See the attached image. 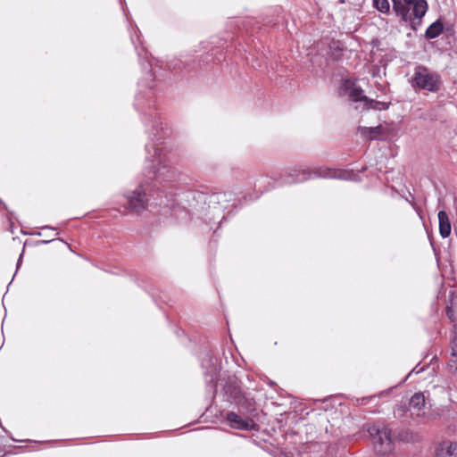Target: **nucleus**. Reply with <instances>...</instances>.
<instances>
[{"label":"nucleus","instance_id":"f257e3e1","mask_svg":"<svg viewBox=\"0 0 457 457\" xmlns=\"http://www.w3.org/2000/svg\"><path fill=\"white\" fill-rule=\"evenodd\" d=\"M147 93L139 92L136 96L135 107L142 113L143 121L147 128L151 142L145 145V161L151 164L147 167V179L132 191L123 195L125 200L124 207L132 212L141 213L148 206L152 198V192L157 187V183L163 187V183L176 182L179 178V172L173 167L172 162L160 145L162 144L164 128L159 114L155 112L154 101L153 100V86H145Z\"/></svg>","mask_w":457,"mask_h":457},{"label":"nucleus","instance_id":"f03ea898","mask_svg":"<svg viewBox=\"0 0 457 457\" xmlns=\"http://www.w3.org/2000/svg\"><path fill=\"white\" fill-rule=\"evenodd\" d=\"M220 395L223 402L245 412L253 413L256 411L254 397L243 387L242 382L236 376H228L222 381Z\"/></svg>","mask_w":457,"mask_h":457},{"label":"nucleus","instance_id":"7ed1b4c3","mask_svg":"<svg viewBox=\"0 0 457 457\" xmlns=\"http://www.w3.org/2000/svg\"><path fill=\"white\" fill-rule=\"evenodd\" d=\"M314 177L324 179H339L344 180H351L355 174L353 171L345 170H333L328 168H319L311 171L309 170H292L288 178L285 180L286 183H302L307 179Z\"/></svg>","mask_w":457,"mask_h":457},{"label":"nucleus","instance_id":"20e7f679","mask_svg":"<svg viewBox=\"0 0 457 457\" xmlns=\"http://www.w3.org/2000/svg\"><path fill=\"white\" fill-rule=\"evenodd\" d=\"M411 82L419 89L432 93L439 91L443 84L441 76L437 72L430 71L428 67L421 64L414 68Z\"/></svg>","mask_w":457,"mask_h":457},{"label":"nucleus","instance_id":"39448f33","mask_svg":"<svg viewBox=\"0 0 457 457\" xmlns=\"http://www.w3.org/2000/svg\"><path fill=\"white\" fill-rule=\"evenodd\" d=\"M372 438L374 450L379 454H387L392 452L394 443L391 437V429L387 426L374 424L368 428Z\"/></svg>","mask_w":457,"mask_h":457},{"label":"nucleus","instance_id":"423d86ee","mask_svg":"<svg viewBox=\"0 0 457 457\" xmlns=\"http://www.w3.org/2000/svg\"><path fill=\"white\" fill-rule=\"evenodd\" d=\"M200 361L206 383L213 384L220 370L218 356L212 350L204 349L200 353Z\"/></svg>","mask_w":457,"mask_h":457},{"label":"nucleus","instance_id":"0eeeda50","mask_svg":"<svg viewBox=\"0 0 457 457\" xmlns=\"http://www.w3.org/2000/svg\"><path fill=\"white\" fill-rule=\"evenodd\" d=\"M426 400L423 393H415L409 401V410L411 415L422 416L425 414Z\"/></svg>","mask_w":457,"mask_h":457},{"label":"nucleus","instance_id":"6e6552de","mask_svg":"<svg viewBox=\"0 0 457 457\" xmlns=\"http://www.w3.org/2000/svg\"><path fill=\"white\" fill-rule=\"evenodd\" d=\"M226 419L230 427L236 429L248 430L251 429L253 425L252 420H243L234 411H228Z\"/></svg>","mask_w":457,"mask_h":457},{"label":"nucleus","instance_id":"1a4fd4ad","mask_svg":"<svg viewBox=\"0 0 457 457\" xmlns=\"http://www.w3.org/2000/svg\"><path fill=\"white\" fill-rule=\"evenodd\" d=\"M408 6L411 7L414 18H422L428 9V4L427 0H403Z\"/></svg>","mask_w":457,"mask_h":457},{"label":"nucleus","instance_id":"9d476101","mask_svg":"<svg viewBox=\"0 0 457 457\" xmlns=\"http://www.w3.org/2000/svg\"><path fill=\"white\" fill-rule=\"evenodd\" d=\"M393 11L397 16L401 17L402 21L404 22L412 20V11L403 0H398L393 4Z\"/></svg>","mask_w":457,"mask_h":457},{"label":"nucleus","instance_id":"9b49d317","mask_svg":"<svg viewBox=\"0 0 457 457\" xmlns=\"http://www.w3.org/2000/svg\"><path fill=\"white\" fill-rule=\"evenodd\" d=\"M439 222V234L443 238H446L450 236L452 230V225L448 214L445 211L441 210L437 214Z\"/></svg>","mask_w":457,"mask_h":457},{"label":"nucleus","instance_id":"f8f14e48","mask_svg":"<svg viewBox=\"0 0 457 457\" xmlns=\"http://www.w3.org/2000/svg\"><path fill=\"white\" fill-rule=\"evenodd\" d=\"M345 49V46L342 41L333 39L328 45V58L334 62H338L341 60Z\"/></svg>","mask_w":457,"mask_h":457},{"label":"nucleus","instance_id":"ddd939ff","mask_svg":"<svg viewBox=\"0 0 457 457\" xmlns=\"http://www.w3.org/2000/svg\"><path fill=\"white\" fill-rule=\"evenodd\" d=\"M359 133L367 140H375L379 138L384 132V128L381 125L375 127H361L358 129Z\"/></svg>","mask_w":457,"mask_h":457},{"label":"nucleus","instance_id":"4468645a","mask_svg":"<svg viewBox=\"0 0 457 457\" xmlns=\"http://www.w3.org/2000/svg\"><path fill=\"white\" fill-rule=\"evenodd\" d=\"M436 455L438 457H451L453 455H457V443L448 441L442 442L436 449Z\"/></svg>","mask_w":457,"mask_h":457},{"label":"nucleus","instance_id":"2eb2a0df","mask_svg":"<svg viewBox=\"0 0 457 457\" xmlns=\"http://www.w3.org/2000/svg\"><path fill=\"white\" fill-rule=\"evenodd\" d=\"M444 30V24L440 20H436L431 23L425 32V37L427 39H434L439 37Z\"/></svg>","mask_w":457,"mask_h":457},{"label":"nucleus","instance_id":"dca6fc26","mask_svg":"<svg viewBox=\"0 0 457 457\" xmlns=\"http://www.w3.org/2000/svg\"><path fill=\"white\" fill-rule=\"evenodd\" d=\"M364 109L366 110H387L389 108L390 103L381 102V101H376L373 99H370L369 97H364Z\"/></svg>","mask_w":457,"mask_h":457},{"label":"nucleus","instance_id":"f3484780","mask_svg":"<svg viewBox=\"0 0 457 457\" xmlns=\"http://www.w3.org/2000/svg\"><path fill=\"white\" fill-rule=\"evenodd\" d=\"M233 197L232 192H219L215 193L211 196V202L218 204H223L226 202H229Z\"/></svg>","mask_w":457,"mask_h":457},{"label":"nucleus","instance_id":"a211bd4d","mask_svg":"<svg viewBox=\"0 0 457 457\" xmlns=\"http://www.w3.org/2000/svg\"><path fill=\"white\" fill-rule=\"evenodd\" d=\"M364 97H367L365 95H363V90L361 87L358 86H353L349 87V98L353 102H363L364 103Z\"/></svg>","mask_w":457,"mask_h":457},{"label":"nucleus","instance_id":"6ab92c4d","mask_svg":"<svg viewBox=\"0 0 457 457\" xmlns=\"http://www.w3.org/2000/svg\"><path fill=\"white\" fill-rule=\"evenodd\" d=\"M373 6L381 13L388 14L390 12V4L388 0H372Z\"/></svg>","mask_w":457,"mask_h":457},{"label":"nucleus","instance_id":"aec40b11","mask_svg":"<svg viewBox=\"0 0 457 457\" xmlns=\"http://www.w3.org/2000/svg\"><path fill=\"white\" fill-rule=\"evenodd\" d=\"M175 182L171 183H163L165 187H163L161 184L157 183V187L161 189V191H158L156 188L152 192V197H154V200H156L159 196L162 197V194H164L168 189H171L174 186Z\"/></svg>","mask_w":457,"mask_h":457},{"label":"nucleus","instance_id":"412c9836","mask_svg":"<svg viewBox=\"0 0 457 457\" xmlns=\"http://www.w3.org/2000/svg\"><path fill=\"white\" fill-rule=\"evenodd\" d=\"M452 356L457 358V325H454L451 341Z\"/></svg>","mask_w":457,"mask_h":457},{"label":"nucleus","instance_id":"4be33fe9","mask_svg":"<svg viewBox=\"0 0 457 457\" xmlns=\"http://www.w3.org/2000/svg\"><path fill=\"white\" fill-rule=\"evenodd\" d=\"M142 69L147 71V79L153 80V74L151 71V63L148 60H144L140 62Z\"/></svg>","mask_w":457,"mask_h":457},{"label":"nucleus","instance_id":"5701e85b","mask_svg":"<svg viewBox=\"0 0 457 457\" xmlns=\"http://www.w3.org/2000/svg\"><path fill=\"white\" fill-rule=\"evenodd\" d=\"M421 19L422 18H414L412 16V20L409 21L411 23V28L412 30L416 31L418 28L421 25Z\"/></svg>","mask_w":457,"mask_h":457},{"label":"nucleus","instance_id":"b1692460","mask_svg":"<svg viewBox=\"0 0 457 457\" xmlns=\"http://www.w3.org/2000/svg\"><path fill=\"white\" fill-rule=\"evenodd\" d=\"M182 65V62L180 60H174L169 62V69H172L174 71L180 70Z\"/></svg>","mask_w":457,"mask_h":457},{"label":"nucleus","instance_id":"393cba45","mask_svg":"<svg viewBox=\"0 0 457 457\" xmlns=\"http://www.w3.org/2000/svg\"><path fill=\"white\" fill-rule=\"evenodd\" d=\"M446 315L451 320H453V311L449 307L446 309Z\"/></svg>","mask_w":457,"mask_h":457},{"label":"nucleus","instance_id":"a878e982","mask_svg":"<svg viewBox=\"0 0 457 457\" xmlns=\"http://www.w3.org/2000/svg\"><path fill=\"white\" fill-rule=\"evenodd\" d=\"M22 256H23V252L20 254V257L17 261V270L20 268L21 264V262H22Z\"/></svg>","mask_w":457,"mask_h":457},{"label":"nucleus","instance_id":"bb28decb","mask_svg":"<svg viewBox=\"0 0 457 457\" xmlns=\"http://www.w3.org/2000/svg\"><path fill=\"white\" fill-rule=\"evenodd\" d=\"M54 239H50V240H42V241L40 242V244H42V245H46V244H49L50 242H52V241H54Z\"/></svg>","mask_w":457,"mask_h":457},{"label":"nucleus","instance_id":"cd10ccee","mask_svg":"<svg viewBox=\"0 0 457 457\" xmlns=\"http://www.w3.org/2000/svg\"><path fill=\"white\" fill-rule=\"evenodd\" d=\"M156 204H159V205H165V206H168V203H166V202H164V201H162V200H161L160 202H158V203H156Z\"/></svg>","mask_w":457,"mask_h":457},{"label":"nucleus","instance_id":"c85d7f7f","mask_svg":"<svg viewBox=\"0 0 457 457\" xmlns=\"http://www.w3.org/2000/svg\"><path fill=\"white\" fill-rule=\"evenodd\" d=\"M43 229H51V230H56L55 228L50 227V226H45L43 227Z\"/></svg>","mask_w":457,"mask_h":457},{"label":"nucleus","instance_id":"c756f323","mask_svg":"<svg viewBox=\"0 0 457 457\" xmlns=\"http://www.w3.org/2000/svg\"><path fill=\"white\" fill-rule=\"evenodd\" d=\"M421 370H422V369H420L419 370H416V368H414V369L412 370V371H414V372H415V373H417V374H418V373H420Z\"/></svg>","mask_w":457,"mask_h":457},{"label":"nucleus","instance_id":"7c9ffc66","mask_svg":"<svg viewBox=\"0 0 457 457\" xmlns=\"http://www.w3.org/2000/svg\"><path fill=\"white\" fill-rule=\"evenodd\" d=\"M361 400H362V401H366V402H367V401H369V400H370V398H369V397H364V398H362Z\"/></svg>","mask_w":457,"mask_h":457},{"label":"nucleus","instance_id":"2f4dec72","mask_svg":"<svg viewBox=\"0 0 457 457\" xmlns=\"http://www.w3.org/2000/svg\"><path fill=\"white\" fill-rule=\"evenodd\" d=\"M139 85L142 87L143 86V80L142 81H139Z\"/></svg>","mask_w":457,"mask_h":457},{"label":"nucleus","instance_id":"473e14b6","mask_svg":"<svg viewBox=\"0 0 457 457\" xmlns=\"http://www.w3.org/2000/svg\"><path fill=\"white\" fill-rule=\"evenodd\" d=\"M365 170H366V168H362V169L361 170V172H363Z\"/></svg>","mask_w":457,"mask_h":457},{"label":"nucleus","instance_id":"72a5a7b5","mask_svg":"<svg viewBox=\"0 0 457 457\" xmlns=\"http://www.w3.org/2000/svg\"><path fill=\"white\" fill-rule=\"evenodd\" d=\"M194 195H193V198H195V195L196 193H192Z\"/></svg>","mask_w":457,"mask_h":457}]
</instances>
